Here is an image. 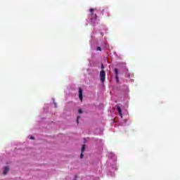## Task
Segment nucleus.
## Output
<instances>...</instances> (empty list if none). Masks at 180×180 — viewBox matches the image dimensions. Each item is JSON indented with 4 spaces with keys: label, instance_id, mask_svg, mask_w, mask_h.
<instances>
[{
    "label": "nucleus",
    "instance_id": "nucleus-9",
    "mask_svg": "<svg viewBox=\"0 0 180 180\" xmlns=\"http://www.w3.org/2000/svg\"><path fill=\"white\" fill-rule=\"evenodd\" d=\"M105 70V66L103 65V63H101V71H103Z\"/></svg>",
    "mask_w": 180,
    "mask_h": 180
},
{
    "label": "nucleus",
    "instance_id": "nucleus-8",
    "mask_svg": "<svg viewBox=\"0 0 180 180\" xmlns=\"http://www.w3.org/2000/svg\"><path fill=\"white\" fill-rule=\"evenodd\" d=\"M96 50L97 51H102V48H101V46H98Z\"/></svg>",
    "mask_w": 180,
    "mask_h": 180
},
{
    "label": "nucleus",
    "instance_id": "nucleus-10",
    "mask_svg": "<svg viewBox=\"0 0 180 180\" xmlns=\"http://www.w3.org/2000/svg\"><path fill=\"white\" fill-rule=\"evenodd\" d=\"M81 117H79V116H78L77 117V123L78 124V123H79V118H80Z\"/></svg>",
    "mask_w": 180,
    "mask_h": 180
},
{
    "label": "nucleus",
    "instance_id": "nucleus-3",
    "mask_svg": "<svg viewBox=\"0 0 180 180\" xmlns=\"http://www.w3.org/2000/svg\"><path fill=\"white\" fill-rule=\"evenodd\" d=\"M115 79L117 82H119V70L115 68Z\"/></svg>",
    "mask_w": 180,
    "mask_h": 180
},
{
    "label": "nucleus",
    "instance_id": "nucleus-1",
    "mask_svg": "<svg viewBox=\"0 0 180 180\" xmlns=\"http://www.w3.org/2000/svg\"><path fill=\"white\" fill-rule=\"evenodd\" d=\"M90 11V19L91 20H96V18H98V16L96 15V14H94V12H95V8H90L89 9Z\"/></svg>",
    "mask_w": 180,
    "mask_h": 180
},
{
    "label": "nucleus",
    "instance_id": "nucleus-11",
    "mask_svg": "<svg viewBox=\"0 0 180 180\" xmlns=\"http://www.w3.org/2000/svg\"><path fill=\"white\" fill-rule=\"evenodd\" d=\"M78 113H79V114L82 113V110L79 109V110H78Z\"/></svg>",
    "mask_w": 180,
    "mask_h": 180
},
{
    "label": "nucleus",
    "instance_id": "nucleus-5",
    "mask_svg": "<svg viewBox=\"0 0 180 180\" xmlns=\"http://www.w3.org/2000/svg\"><path fill=\"white\" fill-rule=\"evenodd\" d=\"M84 151H85V145H82V153L80 155V158H84Z\"/></svg>",
    "mask_w": 180,
    "mask_h": 180
},
{
    "label": "nucleus",
    "instance_id": "nucleus-6",
    "mask_svg": "<svg viewBox=\"0 0 180 180\" xmlns=\"http://www.w3.org/2000/svg\"><path fill=\"white\" fill-rule=\"evenodd\" d=\"M8 171H9V167L6 166L4 167V171L3 172L4 175H6V174H8Z\"/></svg>",
    "mask_w": 180,
    "mask_h": 180
},
{
    "label": "nucleus",
    "instance_id": "nucleus-4",
    "mask_svg": "<svg viewBox=\"0 0 180 180\" xmlns=\"http://www.w3.org/2000/svg\"><path fill=\"white\" fill-rule=\"evenodd\" d=\"M79 98L82 102V89L81 87L79 88Z\"/></svg>",
    "mask_w": 180,
    "mask_h": 180
},
{
    "label": "nucleus",
    "instance_id": "nucleus-2",
    "mask_svg": "<svg viewBox=\"0 0 180 180\" xmlns=\"http://www.w3.org/2000/svg\"><path fill=\"white\" fill-rule=\"evenodd\" d=\"M100 79H101V82H105V81L106 79V72H105V70H101Z\"/></svg>",
    "mask_w": 180,
    "mask_h": 180
},
{
    "label": "nucleus",
    "instance_id": "nucleus-7",
    "mask_svg": "<svg viewBox=\"0 0 180 180\" xmlns=\"http://www.w3.org/2000/svg\"><path fill=\"white\" fill-rule=\"evenodd\" d=\"M117 110L118 111L119 115L122 116V108H120V106L117 105Z\"/></svg>",
    "mask_w": 180,
    "mask_h": 180
},
{
    "label": "nucleus",
    "instance_id": "nucleus-12",
    "mask_svg": "<svg viewBox=\"0 0 180 180\" xmlns=\"http://www.w3.org/2000/svg\"><path fill=\"white\" fill-rule=\"evenodd\" d=\"M30 140H34V136H30Z\"/></svg>",
    "mask_w": 180,
    "mask_h": 180
}]
</instances>
